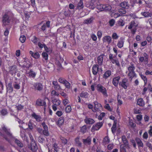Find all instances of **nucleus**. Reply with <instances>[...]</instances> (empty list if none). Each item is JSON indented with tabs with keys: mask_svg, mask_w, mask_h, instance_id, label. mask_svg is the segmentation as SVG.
<instances>
[{
	"mask_svg": "<svg viewBox=\"0 0 152 152\" xmlns=\"http://www.w3.org/2000/svg\"><path fill=\"white\" fill-rule=\"evenodd\" d=\"M13 16V14L11 11L6 13L2 18V22L3 25L4 26L8 25L10 21L9 17H12Z\"/></svg>",
	"mask_w": 152,
	"mask_h": 152,
	"instance_id": "obj_1",
	"label": "nucleus"
},
{
	"mask_svg": "<svg viewBox=\"0 0 152 152\" xmlns=\"http://www.w3.org/2000/svg\"><path fill=\"white\" fill-rule=\"evenodd\" d=\"M109 59L111 62L113 64H115L118 66H120L118 59L116 55L113 56V54L110 53L109 55Z\"/></svg>",
	"mask_w": 152,
	"mask_h": 152,
	"instance_id": "obj_2",
	"label": "nucleus"
},
{
	"mask_svg": "<svg viewBox=\"0 0 152 152\" xmlns=\"http://www.w3.org/2000/svg\"><path fill=\"white\" fill-rule=\"evenodd\" d=\"M2 129L5 132L7 136V137L4 136V138H5L7 140L9 141L10 139H11L12 137V134L10 132V129H7L4 126L2 127Z\"/></svg>",
	"mask_w": 152,
	"mask_h": 152,
	"instance_id": "obj_3",
	"label": "nucleus"
},
{
	"mask_svg": "<svg viewBox=\"0 0 152 152\" xmlns=\"http://www.w3.org/2000/svg\"><path fill=\"white\" fill-rule=\"evenodd\" d=\"M119 85L124 89H126L129 86L130 84L127 78H124L119 83Z\"/></svg>",
	"mask_w": 152,
	"mask_h": 152,
	"instance_id": "obj_4",
	"label": "nucleus"
},
{
	"mask_svg": "<svg viewBox=\"0 0 152 152\" xmlns=\"http://www.w3.org/2000/svg\"><path fill=\"white\" fill-rule=\"evenodd\" d=\"M98 1L95 0H91L90 2H87L86 3V6L91 9H94L96 7Z\"/></svg>",
	"mask_w": 152,
	"mask_h": 152,
	"instance_id": "obj_5",
	"label": "nucleus"
},
{
	"mask_svg": "<svg viewBox=\"0 0 152 152\" xmlns=\"http://www.w3.org/2000/svg\"><path fill=\"white\" fill-rule=\"evenodd\" d=\"M97 91L102 93L104 95L107 96L106 89L101 84H98L97 86Z\"/></svg>",
	"mask_w": 152,
	"mask_h": 152,
	"instance_id": "obj_6",
	"label": "nucleus"
},
{
	"mask_svg": "<svg viewBox=\"0 0 152 152\" xmlns=\"http://www.w3.org/2000/svg\"><path fill=\"white\" fill-rule=\"evenodd\" d=\"M94 107L92 109V111L94 112L100 111V110L102 109V105L96 101H95L94 102Z\"/></svg>",
	"mask_w": 152,
	"mask_h": 152,
	"instance_id": "obj_7",
	"label": "nucleus"
},
{
	"mask_svg": "<svg viewBox=\"0 0 152 152\" xmlns=\"http://www.w3.org/2000/svg\"><path fill=\"white\" fill-rule=\"evenodd\" d=\"M52 102L53 104L52 106V109L54 111H56L57 110L56 106L60 104L61 101L58 99H54L52 100Z\"/></svg>",
	"mask_w": 152,
	"mask_h": 152,
	"instance_id": "obj_8",
	"label": "nucleus"
},
{
	"mask_svg": "<svg viewBox=\"0 0 152 152\" xmlns=\"http://www.w3.org/2000/svg\"><path fill=\"white\" fill-rule=\"evenodd\" d=\"M103 125V123L102 122L97 123L95 125H93L91 129V131L92 132L96 130H98Z\"/></svg>",
	"mask_w": 152,
	"mask_h": 152,
	"instance_id": "obj_9",
	"label": "nucleus"
},
{
	"mask_svg": "<svg viewBox=\"0 0 152 152\" xmlns=\"http://www.w3.org/2000/svg\"><path fill=\"white\" fill-rule=\"evenodd\" d=\"M24 4L23 3H19L17 2L15 3V5L14 6V8L16 9V10L19 12H21L22 9L23 7Z\"/></svg>",
	"mask_w": 152,
	"mask_h": 152,
	"instance_id": "obj_10",
	"label": "nucleus"
},
{
	"mask_svg": "<svg viewBox=\"0 0 152 152\" xmlns=\"http://www.w3.org/2000/svg\"><path fill=\"white\" fill-rule=\"evenodd\" d=\"M144 57L140 56L139 59V61L142 62L144 61L146 63V64L148 63V56L147 53H143Z\"/></svg>",
	"mask_w": 152,
	"mask_h": 152,
	"instance_id": "obj_11",
	"label": "nucleus"
},
{
	"mask_svg": "<svg viewBox=\"0 0 152 152\" xmlns=\"http://www.w3.org/2000/svg\"><path fill=\"white\" fill-rule=\"evenodd\" d=\"M30 148L31 150L34 151H36L37 149V147L34 140L31 142Z\"/></svg>",
	"mask_w": 152,
	"mask_h": 152,
	"instance_id": "obj_12",
	"label": "nucleus"
},
{
	"mask_svg": "<svg viewBox=\"0 0 152 152\" xmlns=\"http://www.w3.org/2000/svg\"><path fill=\"white\" fill-rule=\"evenodd\" d=\"M122 140L123 142L124 145L128 148H130V146L129 145L128 141L127 140L126 136L124 135L122 136L121 137Z\"/></svg>",
	"mask_w": 152,
	"mask_h": 152,
	"instance_id": "obj_13",
	"label": "nucleus"
},
{
	"mask_svg": "<svg viewBox=\"0 0 152 152\" xmlns=\"http://www.w3.org/2000/svg\"><path fill=\"white\" fill-rule=\"evenodd\" d=\"M91 138L90 137L85 139H83V142L84 144L86 145H90L91 143Z\"/></svg>",
	"mask_w": 152,
	"mask_h": 152,
	"instance_id": "obj_14",
	"label": "nucleus"
},
{
	"mask_svg": "<svg viewBox=\"0 0 152 152\" xmlns=\"http://www.w3.org/2000/svg\"><path fill=\"white\" fill-rule=\"evenodd\" d=\"M120 78V76H117L114 77L113 80V84L116 87L118 86L119 80Z\"/></svg>",
	"mask_w": 152,
	"mask_h": 152,
	"instance_id": "obj_15",
	"label": "nucleus"
},
{
	"mask_svg": "<svg viewBox=\"0 0 152 152\" xmlns=\"http://www.w3.org/2000/svg\"><path fill=\"white\" fill-rule=\"evenodd\" d=\"M20 127V136L22 137L23 140H27V137L26 136V135L25 133V132L24 130H23V127L20 125L19 126Z\"/></svg>",
	"mask_w": 152,
	"mask_h": 152,
	"instance_id": "obj_16",
	"label": "nucleus"
},
{
	"mask_svg": "<svg viewBox=\"0 0 152 152\" xmlns=\"http://www.w3.org/2000/svg\"><path fill=\"white\" fill-rule=\"evenodd\" d=\"M102 40L104 42H107L108 44H109L111 42L112 38L109 36H105L103 37Z\"/></svg>",
	"mask_w": 152,
	"mask_h": 152,
	"instance_id": "obj_17",
	"label": "nucleus"
},
{
	"mask_svg": "<svg viewBox=\"0 0 152 152\" xmlns=\"http://www.w3.org/2000/svg\"><path fill=\"white\" fill-rule=\"evenodd\" d=\"M34 86L35 89L38 91H41L43 88V86L42 84L40 83H36L34 85Z\"/></svg>",
	"mask_w": 152,
	"mask_h": 152,
	"instance_id": "obj_18",
	"label": "nucleus"
},
{
	"mask_svg": "<svg viewBox=\"0 0 152 152\" xmlns=\"http://www.w3.org/2000/svg\"><path fill=\"white\" fill-rule=\"evenodd\" d=\"M84 121L87 124H92L95 122L94 120L87 117H86Z\"/></svg>",
	"mask_w": 152,
	"mask_h": 152,
	"instance_id": "obj_19",
	"label": "nucleus"
},
{
	"mask_svg": "<svg viewBox=\"0 0 152 152\" xmlns=\"http://www.w3.org/2000/svg\"><path fill=\"white\" fill-rule=\"evenodd\" d=\"M98 66L97 65H94L92 67V73L94 75H96L98 70Z\"/></svg>",
	"mask_w": 152,
	"mask_h": 152,
	"instance_id": "obj_20",
	"label": "nucleus"
},
{
	"mask_svg": "<svg viewBox=\"0 0 152 152\" xmlns=\"http://www.w3.org/2000/svg\"><path fill=\"white\" fill-rule=\"evenodd\" d=\"M30 54H31L33 57L35 59H37L39 58L40 56L38 52H36L34 53L32 51H30L29 52Z\"/></svg>",
	"mask_w": 152,
	"mask_h": 152,
	"instance_id": "obj_21",
	"label": "nucleus"
},
{
	"mask_svg": "<svg viewBox=\"0 0 152 152\" xmlns=\"http://www.w3.org/2000/svg\"><path fill=\"white\" fill-rule=\"evenodd\" d=\"M13 86L14 88L17 90H18L20 88V81H15L13 84Z\"/></svg>",
	"mask_w": 152,
	"mask_h": 152,
	"instance_id": "obj_22",
	"label": "nucleus"
},
{
	"mask_svg": "<svg viewBox=\"0 0 152 152\" xmlns=\"http://www.w3.org/2000/svg\"><path fill=\"white\" fill-rule=\"evenodd\" d=\"M137 25L134 21H132L129 24L128 28L129 29H131L132 28H135L137 26Z\"/></svg>",
	"mask_w": 152,
	"mask_h": 152,
	"instance_id": "obj_23",
	"label": "nucleus"
},
{
	"mask_svg": "<svg viewBox=\"0 0 152 152\" xmlns=\"http://www.w3.org/2000/svg\"><path fill=\"white\" fill-rule=\"evenodd\" d=\"M32 116L37 121H40L41 119V118L39 115H37L35 113H33L31 114Z\"/></svg>",
	"mask_w": 152,
	"mask_h": 152,
	"instance_id": "obj_24",
	"label": "nucleus"
},
{
	"mask_svg": "<svg viewBox=\"0 0 152 152\" xmlns=\"http://www.w3.org/2000/svg\"><path fill=\"white\" fill-rule=\"evenodd\" d=\"M45 104V102L41 99H38L36 101V104L38 106H42Z\"/></svg>",
	"mask_w": 152,
	"mask_h": 152,
	"instance_id": "obj_25",
	"label": "nucleus"
},
{
	"mask_svg": "<svg viewBox=\"0 0 152 152\" xmlns=\"http://www.w3.org/2000/svg\"><path fill=\"white\" fill-rule=\"evenodd\" d=\"M137 102V104L140 106L143 107L145 105V102L142 98L138 99Z\"/></svg>",
	"mask_w": 152,
	"mask_h": 152,
	"instance_id": "obj_26",
	"label": "nucleus"
},
{
	"mask_svg": "<svg viewBox=\"0 0 152 152\" xmlns=\"http://www.w3.org/2000/svg\"><path fill=\"white\" fill-rule=\"evenodd\" d=\"M111 72L110 70H108L106 71L103 75V78L105 79L107 78L111 75Z\"/></svg>",
	"mask_w": 152,
	"mask_h": 152,
	"instance_id": "obj_27",
	"label": "nucleus"
},
{
	"mask_svg": "<svg viewBox=\"0 0 152 152\" xmlns=\"http://www.w3.org/2000/svg\"><path fill=\"white\" fill-rule=\"evenodd\" d=\"M94 19L93 17H91L90 18L84 20V23L86 24L91 23Z\"/></svg>",
	"mask_w": 152,
	"mask_h": 152,
	"instance_id": "obj_28",
	"label": "nucleus"
},
{
	"mask_svg": "<svg viewBox=\"0 0 152 152\" xmlns=\"http://www.w3.org/2000/svg\"><path fill=\"white\" fill-rule=\"evenodd\" d=\"M124 44V40L123 38H120L117 44V46L119 48H121L123 46Z\"/></svg>",
	"mask_w": 152,
	"mask_h": 152,
	"instance_id": "obj_29",
	"label": "nucleus"
},
{
	"mask_svg": "<svg viewBox=\"0 0 152 152\" xmlns=\"http://www.w3.org/2000/svg\"><path fill=\"white\" fill-rule=\"evenodd\" d=\"M135 69V67L134 65L132 64H131V65L128 67V70L129 72H134V70Z\"/></svg>",
	"mask_w": 152,
	"mask_h": 152,
	"instance_id": "obj_30",
	"label": "nucleus"
},
{
	"mask_svg": "<svg viewBox=\"0 0 152 152\" xmlns=\"http://www.w3.org/2000/svg\"><path fill=\"white\" fill-rule=\"evenodd\" d=\"M120 5L122 7L125 9H128L129 7L128 3L126 2H124L121 3Z\"/></svg>",
	"mask_w": 152,
	"mask_h": 152,
	"instance_id": "obj_31",
	"label": "nucleus"
},
{
	"mask_svg": "<svg viewBox=\"0 0 152 152\" xmlns=\"http://www.w3.org/2000/svg\"><path fill=\"white\" fill-rule=\"evenodd\" d=\"M84 6L82 0H80L77 6V9L80 10L83 8Z\"/></svg>",
	"mask_w": 152,
	"mask_h": 152,
	"instance_id": "obj_32",
	"label": "nucleus"
},
{
	"mask_svg": "<svg viewBox=\"0 0 152 152\" xmlns=\"http://www.w3.org/2000/svg\"><path fill=\"white\" fill-rule=\"evenodd\" d=\"M51 96L54 97L55 96H58L59 95V93L58 92L56 91L55 90H53L51 91Z\"/></svg>",
	"mask_w": 152,
	"mask_h": 152,
	"instance_id": "obj_33",
	"label": "nucleus"
},
{
	"mask_svg": "<svg viewBox=\"0 0 152 152\" xmlns=\"http://www.w3.org/2000/svg\"><path fill=\"white\" fill-rule=\"evenodd\" d=\"M53 152H59V148L56 143H54L53 145Z\"/></svg>",
	"mask_w": 152,
	"mask_h": 152,
	"instance_id": "obj_34",
	"label": "nucleus"
},
{
	"mask_svg": "<svg viewBox=\"0 0 152 152\" xmlns=\"http://www.w3.org/2000/svg\"><path fill=\"white\" fill-rule=\"evenodd\" d=\"M98 3L96 4V6L97 8L101 11L104 10V5H102L100 4H98Z\"/></svg>",
	"mask_w": 152,
	"mask_h": 152,
	"instance_id": "obj_35",
	"label": "nucleus"
},
{
	"mask_svg": "<svg viewBox=\"0 0 152 152\" xmlns=\"http://www.w3.org/2000/svg\"><path fill=\"white\" fill-rule=\"evenodd\" d=\"M117 24L118 26H123L124 25L125 23L123 19H121L118 21Z\"/></svg>",
	"mask_w": 152,
	"mask_h": 152,
	"instance_id": "obj_36",
	"label": "nucleus"
},
{
	"mask_svg": "<svg viewBox=\"0 0 152 152\" xmlns=\"http://www.w3.org/2000/svg\"><path fill=\"white\" fill-rule=\"evenodd\" d=\"M7 90L9 91L10 92H12V91L13 88L11 83H10L8 84V85L7 86Z\"/></svg>",
	"mask_w": 152,
	"mask_h": 152,
	"instance_id": "obj_37",
	"label": "nucleus"
},
{
	"mask_svg": "<svg viewBox=\"0 0 152 152\" xmlns=\"http://www.w3.org/2000/svg\"><path fill=\"white\" fill-rule=\"evenodd\" d=\"M34 126L35 125L32 122L31 120H29L28 123V128L32 130L33 129Z\"/></svg>",
	"mask_w": 152,
	"mask_h": 152,
	"instance_id": "obj_38",
	"label": "nucleus"
},
{
	"mask_svg": "<svg viewBox=\"0 0 152 152\" xmlns=\"http://www.w3.org/2000/svg\"><path fill=\"white\" fill-rule=\"evenodd\" d=\"M135 75L136 74L135 72H129L128 76L129 77V78L131 79V80L133 77L135 76Z\"/></svg>",
	"mask_w": 152,
	"mask_h": 152,
	"instance_id": "obj_39",
	"label": "nucleus"
},
{
	"mask_svg": "<svg viewBox=\"0 0 152 152\" xmlns=\"http://www.w3.org/2000/svg\"><path fill=\"white\" fill-rule=\"evenodd\" d=\"M64 123V118L63 117H61L58 120V125L60 126L63 124Z\"/></svg>",
	"mask_w": 152,
	"mask_h": 152,
	"instance_id": "obj_40",
	"label": "nucleus"
},
{
	"mask_svg": "<svg viewBox=\"0 0 152 152\" xmlns=\"http://www.w3.org/2000/svg\"><path fill=\"white\" fill-rule=\"evenodd\" d=\"M104 10L110 11L112 8L111 6L109 4H106L104 5Z\"/></svg>",
	"mask_w": 152,
	"mask_h": 152,
	"instance_id": "obj_41",
	"label": "nucleus"
},
{
	"mask_svg": "<svg viewBox=\"0 0 152 152\" xmlns=\"http://www.w3.org/2000/svg\"><path fill=\"white\" fill-rule=\"evenodd\" d=\"M88 94L86 92H82L80 95V97L86 98L88 97Z\"/></svg>",
	"mask_w": 152,
	"mask_h": 152,
	"instance_id": "obj_42",
	"label": "nucleus"
},
{
	"mask_svg": "<svg viewBox=\"0 0 152 152\" xmlns=\"http://www.w3.org/2000/svg\"><path fill=\"white\" fill-rule=\"evenodd\" d=\"M28 74L29 77L33 78H34L36 75L35 73L31 70H30V71L28 72Z\"/></svg>",
	"mask_w": 152,
	"mask_h": 152,
	"instance_id": "obj_43",
	"label": "nucleus"
},
{
	"mask_svg": "<svg viewBox=\"0 0 152 152\" xmlns=\"http://www.w3.org/2000/svg\"><path fill=\"white\" fill-rule=\"evenodd\" d=\"M103 57L102 56H100L98 57V63L99 65H101L103 61Z\"/></svg>",
	"mask_w": 152,
	"mask_h": 152,
	"instance_id": "obj_44",
	"label": "nucleus"
},
{
	"mask_svg": "<svg viewBox=\"0 0 152 152\" xmlns=\"http://www.w3.org/2000/svg\"><path fill=\"white\" fill-rule=\"evenodd\" d=\"M110 139L108 137H105L103 140V143L105 145L108 143L110 142Z\"/></svg>",
	"mask_w": 152,
	"mask_h": 152,
	"instance_id": "obj_45",
	"label": "nucleus"
},
{
	"mask_svg": "<svg viewBox=\"0 0 152 152\" xmlns=\"http://www.w3.org/2000/svg\"><path fill=\"white\" fill-rule=\"evenodd\" d=\"M23 66L27 68H28L31 66V63L29 61H24L23 62Z\"/></svg>",
	"mask_w": 152,
	"mask_h": 152,
	"instance_id": "obj_46",
	"label": "nucleus"
},
{
	"mask_svg": "<svg viewBox=\"0 0 152 152\" xmlns=\"http://www.w3.org/2000/svg\"><path fill=\"white\" fill-rule=\"evenodd\" d=\"M104 108L110 111H111L113 110V108L110 107L109 104H106L104 106Z\"/></svg>",
	"mask_w": 152,
	"mask_h": 152,
	"instance_id": "obj_47",
	"label": "nucleus"
},
{
	"mask_svg": "<svg viewBox=\"0 0 152 152\" xmlns=\"http://www.w3.org/2000/svg\"><path fill=\"white\" fill-rule=\"evenodd\" d=\"M141 14L145 17H151V14L150 13L148 12H142Z\"/></svg>",
	"mask_w": 152,
	"mask_h": 152,
	"instance_id": "obj_48",
	"label": "nucleus"
},
{
	"mask_svg": "<svg viewBox=\"0 0 152 152\" xmlns=\"http://www.w3.org/2000/svg\"><path fill=\"white\" fill-rule=\"evenodd\" d=\"M42 56L45 60L47 61L48 59V54L46 53L43 52L42 54Z\"/></svg>",
	"mask_w": 152,
	"mask_h": 152,
	"instance_id": "obj_49",
	"label": "nucleus"
},
{
	"mask_svg": "<svg viewBox=\"0 0 152 152\" xmlns=\"http://www.w3.org/2000/svg\"><path fill=\"white\" fill-rule=\"evenodd\" d=\"M15 142L18 146L20 147H23V144L21 143V142L20 141H19V140L17 139H15Z\"/></svg>",
	"mask_w": 152,
	"mask_h": 152,
	"instance_id": "obj_50",
	"label": "nucleus"
},
{
	"mask_svg": "<svg viewBox=\"0 0 152 152\" xmlns=\"http://www.w3.org/2000/svg\"><path fill=\"white\" fill-rule=\"evenodd\" d=\"M75 142L77 145L79 146H81V143L79 141V137H77L75 139Z\"/></svg>",
	"mask_w": 152,
	"mask_h": 152,
	"instance_id": "obj_51",
	"label": "nucleus"
},
{
	"mask_svg": "<svg viewBox=\"0 0 152 152\" xmlns=\"http://www.w3.org/2000/svg\"><path fill=\"white\" fill-rule=\"evenodd\" d=\"M20 31L21 34L26 32V27L24 25H23L21 28Z\"/></svg>",
	"mask_w": 152,
	"mask_h": 152,
	"instance_id": "obj_52",
	"label": "nucleus"
},
{
	"mask_svg": "<svg viewBox=\"0 0 152 152\" xmlns=\"http://www.w3.org/2000/svg\"><path fill=\"white\" fill-rule=\"evenodd\" d=\"M26 40V37L24 35H21L20 38V40L22 43L25 42Z\"/></svg>",
	"mask_w": 152,
	"mask_h": 152,
	"instance_id": "obj_53",
	"label": "nucleus"
},
{
	"mask_svg": "<svg viewBox=\"0 0 152 152\" xmlns=\"http://www.w3.org/2000/svg\"><path fill=\"white\" fill-rule=\"evenodd\" d=\"M140 77L144 81L145 84L146 83H147V79L146 77L142 74L140 75Z\"/></svg>",
	"mask_w": 152,
	"mask_h": 152,
	"instance_id": "obj_54",
	"label": "nucleus"
},
{
	"mask_svg": "<svg viewBox=\"0 0 152 152\" xmlns=\"http://www.w3.org/2000/svg\"><path fill=\"white\" fill-rule=\"evenodd\" d=\"M72 110L71 107L69 105H67L65 109L66 112L67 113H69Z\"/></svg>",
	"mask_w": 152,
	"mask_h": 152,
	"instance_id": "obj_55",
	"label": "nucleus"
},
{
	"mask_svg": "<svg viewBox=\"0 0 152 152\" xmlns=\"http://www.w3.org/2000/svg\"><path fill=\"white\" fill-rule=\"evenodd\" d=\"M112 131L113 133H114L116 129V124L114 123L112 128Z\"/></svg>",
	"mask_w": 152,
	"mask_h": 152,
	"instance_id": "obj_56",
	"label": "nucleus"
},
{
	"mask_svg": "<svg viewBox=\"0 0 152 152\" xmlns=\"http://www.w3.org/2000/svg\"><path fill=\"white\" fill-rule=\"evenodd\" d=\"M119 12L121 14V16H122L123 14H124L126 13V11L124 9H121L119 10Z\"/></svg>",
	"mask_w": 152,
	"mask_h": 152,
	"instance_id": "obj_57",
	"label": "nucleus"
},
{
	"mask_svg": "<svg viewBox=\"0 0 152 152\" xmlns=\"http://www.w3.org/2000/svg\"><path fill=\"white\" fill-rule=\"evenodd\" d=\"M44 48L45 50L48 53H50L51 52V50L50 48H48L45 45L44 46Z\"/></svg>",
	"mask_w": 152,
	"mask_h": 152,
	"instance_id": "obj_58",
	"label": "nucleus"
},
{
	"mask_svg": "<svg viewBox=\"0 0 152 152\" xmlns=\"http://www.w3.org/2000/svg\"><path fill=\"white\" fill-rule=\"evenodd\" d=\"M1 113L2 115L4 116L7 115V112L6 110L3 109L1 111Z\"/></svg>",
	"mask_w": 152,
	"mask_h": 152,
	"instance_id": "obj_59",
	"label": "nucleus"
},
{
	"mask_svg": "<svg viewBox=\"0 0 152 152\" xmlns=\"http://www.w3.org/2000/svg\"><path fill=\"white\" fill-rule=\"evenodd\" d=\"M87 128L86 126H83L81 128V132L84 133L86 131Z\"/></svg>",
	"mask_w": 152,
	"mask_h": 152,
	"instance_id": "obj_60",
	"label": "nucleus"
},
{
	"mask_svg": "<svg viewBox=\"0 0 152 152\" xmlns=\"http://www.w3.org/2000/svg\"><path fill=\"white\" fill-rule=\"evenodd\" d=\"M97 34L98 38L100 39L102 36V32L101 31H99L97 32Z\"/></svg>",
	"mask_w": 152,
	"mask_h": 152,
	"instance_id": "obj_61",
	"label": "nucleus"
},
{
	"mask_svg": "<svg viewBox=\"0 0 152 152\" xmlns=\"http://www.w3.org/2000/svg\"><path fill=\"white\" fill-rule=\"evenodd\" d=\"M66 88H70V83L66 80L64 84Z\"/></svg>",
	"mask_w": 152,
	"mask_h": 152,
	"instance_id": "obj_62",
	"label": "nucleus"
},
{
	"mask_svg": "<svg viewBox=\"0 0 152 152\" xmlns=\"http://www.w3.org/2000/svg\"><path fill=\"white\" fill-rule=\"evenodd\" d=\"M71 12L70 10H68L64 12V15L66 16H69L71 14Z\"/></svg>",
	"mask_w": 152,
	"mask_h": 152,
	"instance_id": "obj_63",
	"label": "nucleus"
},
{
	"mask_svg": "<svg viewBox=\"0 0 152 152\" xmlns=\"http://www.w3.org/2000/svg\"><path fill=\"white\" fill-rule=\"evenodd\" d=\"M112 37L113 39H117L118 38L119 36L116 33H113L112 34Z\"/></svg>",
	"mask_w": 152,
	"mask_h": 152,
	"instance_id": "obj_64",
	"label": "nucleus"
}]
</instances>
